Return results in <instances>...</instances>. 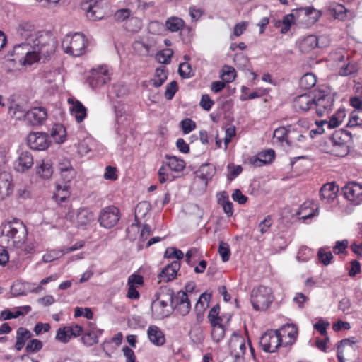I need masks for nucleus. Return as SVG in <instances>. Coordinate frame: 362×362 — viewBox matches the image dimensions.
<instances>
[{
  "mask_svg": "<svg viewBox=\"0 0 362 362\" xmlns=\"http://www.w3.org/2000/svg\"><path fill=\"white\" fill-rule=\"evenodd\" d=\"M17 34L25 42L15 45L13 54L24 64L31 65L40 59H47L54 52L53 38L47 33L36 32L32 24H20Z\"/></svg>",
  "mask_w": 362,
  "mask_h": 362,
  "instance_id": "1",
  "label": "nucleus"
},
{
  "mask_svg": "<svg viewBox=\"0 0 362 362\" xmlns=\"http://www.w3.org/2000/svg\"><path fill=\"white\" fill-rule=\"evenodd\" d=\"M28 230L23 222L13 218L1 225V240L7 247L17 251L19 255H29L35 252L36 243L28 240Z\"/></svg>",
  "mask_w": 362,
  "mask_h": 362,
  "instance_id": "2",
  "label": "nucleus"
},
{
  "mask_svg": "<svg viewBox=\"0 0 362 362\" xmlns=\"http://www.w3.org/2000/svg\"><path fill=\"white\" fill-rule=\"evenodd\" d=\"M151 309L155 319L161 320L170 316L173 310V291L169 288L161 289L152 302Z\"/></svg>",
  "mask_w": 362,
  "mask_h": 362,
  "instance_id": "3",
  "label": "nucleus"
},
{
  "mask_svg": "<svg viewBox=\"0 0 362 362\" xmlns=\"http://www.w3.org/2000/svg\"><path fill=\"white\" fill-rule=\"evenodd\" d=\"M165 158V160L163 161L158 172L159 182L162 184L173 181L175 176L172 173H181L186 165L184 160L176 156L166 155Z\"/></svg>",
  "mask_w": 362,
  "mask_h": 362,
  "instance_id": "4",
  "label": "nucleus"
},
{
  "mask_svg": "<svg viewBox=\"0 0 362 362\" xmlns=\"http://www.w3.org/2000/svg\"><path fill=\"white\" fill-rule=\"evenodd\" d=\"M62 47L66 54L80 57L86 52L87 40L85 36L79 33L66 35L62 40Z\"/></svg>",
  "mask_w": 362,
  "mask_h": 362,
  "instance_id": "5",
  "label": "nucleus"
},
{
  "mask_svg": "<svg viewBox=\"0 0 362 362\" xmlns=\"http://www.w3.org/2000/svg\"><path fill=\"white\" fill-rule=\"evenodd\" d=\"M274 300L272 289L267 286L255 287L250 294V301L255 310H266Z\"/></svg>",
  "mask_w": 362,
  "mask_h": 362,
  "instance_id": "6",
  "label": "nucleus"
},
{
  "mask_svg": "<svg viewBox=\"0 0 362 362\" xmlns=\"http://www.w3.org/2000/svg\"><path fill=\"white\" fill-rule=\"evenodd\" d=\"M333 96L325 90H318L313 94V108L319 117L329 113L334 105Z\"/></svg>",
  "mask_w": 362,
  "mask_h": 362,
  "instance_id": "7",
  "label": "nucleus"
},
{
  "mask_svg": "<svg viewBox=\"0 0 362 362\" xmlns=\"http://www.w3.org/2000/svg\"><path fill=\"white\" fill-rule=\"evenodd\" d=\"M259 345L265 352L273 353L281 345H284L283 339L276 330L266 331L259 339Z\"/></svg>",
  "mask_w": 362,
  "mask_h": 362,
  "instance_id": "8",
  "label": "nucleus"
},
{
  "mask_svg": "<svg viewBox=\"0 0 362 362\" xmlns=\"http://www.w3.org/2000/svg\"><path fill=\"white\" fill-rule=\"evenodd\" d=\"M120 218V212L117 207L108 206L104 207L99 214L98 222L105 228H112L117 225Z\"/></svg>",
  "mask_w": 362,
  "mask_h": 362,
  "instance_id": "9",
  "label": "nucleus"
},
{
  "mask_svg": "<svg viewBox=\"0 0 362 362\" xmlns=\"http://www.w3.org/2000/svg\"><path fill=\"white\" fill-rule=\"evenodd\" d=\"M66 219L73 222L78 228H85L94 220L93 213L88 208H80L76 212L69 211Z\"/></svg>",
  "mask_w": 362,
  "mask_h": 362,
  "instance_id": "10",
  "label": "nucleus"
},
{
  "mask_svg": "<svg viewBox=\"0 0 362 362\" xmlns=\"http://www.w3.org/2000/svg\"><path fill=\"white\" fill-rule=\"evenodd\" d=\"M110 80L109 70L106 66H100L96 69H93L87 81L89 86L93 88H97L106 84Z\"/></svg>",
  "mask_w": 362,
  "mask_h": 362,
  "instance_id": "11",
  "label": "nucleus"
},
{
  "mask_svg": "<svg viewBox=\"0 0 362 362\" xmlns=\"http://www.w3.org/2000/svg\"><path fill=\"white\" fill-rule=\"evenodd\" d=\"M325 143L328 145L326 151L336 156H344L349 152V146L341 137H325Z\"/></svg>",
  "mask_w": 362,
  "mask_h": 362,
  "instance_id": "12",
  "label": "nucleus"
},
{
  "mask_svg": "<svg viewBox=\"0 0 362 362\" xmlns=\"http://www.w3.org/2000/svg\"><path fill=\"white\" fill-rule=\"evenodd\" d=\"M173 310L182 316L187 315L191 310V303L187 293L180 291L173 294Z\"/></svg>",
  "mask_w": 362,
  "mask_h": 362,
  "instance_id": "13",
  "label": "nucleus"
},
{
  "mask_svg": "<svg viewBox=\"0 0 362 362\" xmlns=\"http://www.w3.org/2000/svg\"><path fill=\"white\" fill-rule=\"evenodd\" d=\"M342 190L345 198L354 205L362 203V185L351 182L344 186Z\"/></svg>",
  "mask_w": 362,
  "mask_h": 362,
  "instance_id": "14",
  "label": "nucleus"
},
{
  "mask_svg": "<svg viewBox=\"0 0 362 362\" xmlns=\"http://www.w3.org/2000/svg\"><path fill=\"white\" fill-rule=\"evenodd\" d=\"M339 186L335 182L324 184L320 190L321 201L326 204H333L337 201Z\"/></svg>",
  "mask_w": 362,
  "mask_h": 362,
  "instance_id": "15",
  "label": "nucleus"
},
{
  "mask_svg": "<svg viewBox=\"0 0 362 362\" xmlns=\"http://www.w3.org/2000/svg\"><path fill=\"white\" fill-rule=\"evenodd\" d=\"M229 349L230 350L231 355L235 358H240L243 356L246 351L245 342L243 337L233 333L229 341Z\"/></svg>",
  "mask_w": 362,
  "mask_h": 362,
  "instance_id": "16",
  "label": "nucleus"
},
{
  "mask_svg": "<svg viewBox=\"0 0 362 362\" xmlns=\"http://www.w3.org/2000/svg\"><path fill=\"white\" fill-rule=\"evenodd\" d=\"M180 268V263L178 261H173L165 267L158 275V282H169L173 280Z\"/></svg>",
  "mask_w": 362,
  "mask_h": 362,
  "instance_id": "17",
  "label": "nucleus"
},
{
  "mask_svg": "<svg viewBox=\"0 0 362 362\" xmlns=\"http://www.w3.org/2000/svg\"><path fill=\"white\" fill-rule=\"evenodd\" d=\"M34 163L33 156L28 151H22L16 161L14 168L16 171L24 173L32 168Z\"/></svg>",
  "mask_w": 362,
  "mask_h": 362,
  "instance_id": "18",
  "label": "nucleus"
},
{
  "mask_svg": "<svg viewBox=\"0 0 362 362\" xmlns=\"http://www.w3.org/2000/svg\"><path fill=\"white\" fill-rule=\"evenodd\" d=\"M275 158V152L272 149L262 151L258 154L250 158V163L255 167H261L271 163Z\"/></svg>",
  "mask_w": 362,
  "mask_h": 362,
  "instance_id": "19",
  "label": "nucleus"
},
{
  "mask_svg": "<svg viewBox=\"0 0 362 362\" xmlns=\"http://www.w3.org/2000/svg\"><path fill=\"white\" fill-rule=\"evenodd\" d=\"M298 214L299 216V218L304 221L318 216L319 209L317 204L311 201L305 202L300 205Z\"/></svg>",
  "mask_w": 362,
  "mask_h": 362,
  "instance_id": "20",
  "label": "nucleus"
},
{
  "mask_svg": "<svg viewBox=\"0 0 362 362\" xmlns=\"http://www.w3.org/2000/svg\"><path fill=\"white\" fill-rule=\"evenodd\" d=\"M28 105L23 102L12 101L8 105V113L16 119H26L28 112Z\"/></svg>",
  "mask_w": 362,
  "mask_h": 362,
  "instance_id": "21",
  "label": "nucleus"
},
{
  "mask_svg": "<svg viewBox=\"0 0 362 362\" xmlns=\"http://www.w3.org/2000/svg\"><path fill=\"white\" fill-rule=\"evenodd\" d=\"M25 120L33 125L41 124L47 119V111L44 107H37L28 110Z\"/></svg>",
  "mask_w": 362,
  "mask_h": 362,
  "instance_id": "22",
  "label": "nucleus"
},
{
  "mask_svg": "<svg viewBox=\"0 0 362 362\" xmlns=\"http://www.w3.org/2000/svg\"><path fill=\"white\" fill-rule=\"evenodd\" d=\"M11 175L6 171L0 172V199L9 196L13 191Z\"/></svg>",
  "mask_w": 362,
  "mask_h": 362,
  "instance_id": "23",
  "label": "nucleus"
},
{
  "mask_svg": "<svg viewBox=\"0 0 362 362\" xmlns=\"http://www.w3.org/2000/svg\"><path fill=\"white\" fill-rule=\"evenodd\" d=\"M276 332L279 334L282 339L286 337L289 338L288 341L285 342V346L287 344H293L298 336V328L293 324H286L280 329H276Z\"/></svg>",
  "mask_w": 362,
  "mask_h": 362,
  "instance_id": "24",
  "label": "nucleus"
},
{
  "mask_svg": "<svg viewBox=\"0 0 362 362\" xmlns=\"http://www.w3.org/2000/svg\"><path fill=\"white\" fill-rule=\"evenodd\" d=\"M293 106L297 110L308 111L313 108V95L302 94L297 96L293 101Z\"/></svg>",
  "mask_w": 362,
  "mask_h": 362,
  "instance_id": "25",
  "label": "nucleus"
},
{
  "mask_svg": "<svg viewBox=\"0 0 362 362\" xmlns=\"http://www.w3.org/2000/svg\"><path fill=\"white\" fill-rule=\"evenodd\" d=\"M356 341L351 339H344L338 342L337 344V358L339 362H345L344 354L346 352H352L354 349V345Z\"/></svg>",
  "mask_w": 362,
  "mask_h": 362,
  "instance_id": "26",
  "label": "nucleus"
},
{
  "mask_svg": "<svg viewBox=\"0 0 362 362\" xmlns=\"http://www.w3.org/2000/svg\"><path fill=\"white\" fill-rule=\"evenodd\" d=\"M83 9L86 11L87 17L92 21L103 18V13L95 0H90L84 3Z\"/></svg>",
  "mask_w": 362,
  "mask_h": 362,
  "instance_id": "27",
  "label": "nucleus"
},
{
  "mask_svg": "<svg viewBox=\"0 0 362 362\" xmlns=\"http://www.w3.org/2000/svg\"><path fill=\"white\" fill-rule=\"evenodd\" d=\"M147 334L149 341L156 346H162L165 341L163 332L156 325L148 327Z\"/></svg>",
  "mask_w": 362,
  "mask_h": 362,
  "instance_id": "28",
  "label": "nucleus"
},
{
  "mask_svg": "<svg viewBox=\"0 0 362 362\" xmlns=\"http://www.w3.org/2000/svg\"><path fill=\"white\" fill-rule=\"evenodd\" d=\"M69 103L71 104L70 112L76 118L77 122H81L86 117V108L79 101L74 99H69Z\"/></svg>",
  "mask_w": 362,
  "mask_h": 362,
  "instance_id": "29",
  "label": "nucleus"
},
{
  "mask_svg": "<svg viewBox=\"0 0 362 362\" xmlns=\"http://www.w3.org/2000/svg\"><path fill=\"white\" fill-rule=\"evenodd\" d=\"M51 137H27L28 146L36 151H44L51 144Z\"/></svg>",
  "mask_w": 362,
  "mask_h": 362,
  "instance_id": "30",
  "label": "nucleus"
},
{
  "mask_svg": "<svg viewBox=\"0 0 362 362\" xmlns=\"http://www.w3.org/2000/svg\"><path fill=\"white\" fill-rule=\"evenodd\" d=\"M52 163L49 160H42L36 167V173L44 180L49 179L53 175Z\"/></svg>",
  "mask_w": 362,
  "mask_h": 362,
  "instance_id": "31",
  "label": "nucleus"
},
{
  "mask_svg": "<svg viewBox=\"0 0 362 362\" xmlns=\"http://www.w3.org/2000/svg\"><path fill=\"white\" fill-rule=\"evenodd\" d=\"M197 176L202 180L205 185L212 179L216 173V168L213 164L205 163L200 166Z\"/></svg>",
  "mask_w": 362,
  "mask_h": 362,
  "instance_id": "32",
  "label": "nucleus"
},
{
  "mask_svg": "<svg viewBox=\"0 0 362 362\" xmlns=\"http://www.w3.org/2000/svg\"><path fill=\"white\" fill-rule=\"evenodd\" d=\"M31 337V333L29 330L24 327H19L16 332V341L15 348L17 351H21L27 339Z\"/></svg>",
  "mask_w": 362,
  "mask_h": 362,
  "instance_id": "33",
  "label": "nucleus"
},
{
  "mask_svg": "<svg viewBox=\"0 0 362 362\" xmlns=\"http://www.w3.org/2000/svg\"><path fill=\"white\" fill-rule=\"evenodd\" d=\"M318 39L314 35L305 37L300 42V47L303 52H308L317 46Z\"/></svg>",
  "mask_w": 362,
  "mask_h": 362,
  "instance_id": "34",
  "label": "nucleus"
},
{
  "mask_svg": "<svg viewBox=\"0 0 362 362\" xmlns=\"http://www.w3.org/2000/svg\"><path fill=\"white\" fill-rule=\"evenodd\" d=\"M168 78V72L165 67L158 68L156 69L154 78L151 81L152 85L158 88L161 86Z\"/></svg>",
  "mask_w": 362,
  "mask_h": 362,
  "instance_id": "35",
  "label": "nucleus"
},
{
  "mask_svg": "<svg viewBox=\"0 0 362 362\" xmlns=\"http://www.w3.org/2000/svg\"><path fill=\"white\" fill-rule=\"evenodd\" d=\"M167 28L171 32H177L185 27L184 21L178 17H170L166 22Z\"/></svg>",
  "mask_w": 362,
  "mask_h": 362,
  "instance_id": "36",
  "label": "nucleus"
},
{
  "mask_svg": "<svg viewBox=\"0 0 362 362\" xmlns=\"http://www.w3.org/2000/svg\"><path fill=\"white\" fill-rule=\"evenodd\" d=\"M328 8L335 18L344 19L346 17V8L344 5L333 2L329 4Z\"/></svg>",
  "mask_w": 362,
  "mask_h": 362,
  "instance_id": "37",
  "label": "nucleus"
},
{
  "mask_svg": "<svg viewBox=\"0 0 362 362\" xmlns=\"http://www.w3.org/2000/svg\"><path fill=\"white\" fill-rule=\"evenodd\" d=\"M317 82L316 77L312 73L304 74L299 81V85L301 88L310 89L313 87Z\"/></svg>",
  "mask_w": 362,
  "mask_h": 362,
  "instance_id": "38",
  "label": "nucleus"
},
{
  "mask_svg": "<svg viewBox=\"0 0 362 362\" xmlns=\"http://www.w3.org/2000/svg\"><path fill=\"white\" fill-rule=\"evenodd\" d=\"M212 327L211 338L214 341L218 343L225 336V329L221 323L211 325Z\"/></svg>",
  "mask_w": 362,
  "mask_h": 362,
  "instance_id": "39",
  "label": "nucleus"
},
{
  "mask_svg": "<svg viewBox=\"0 0 362 362\" xmlns=\"http://www.w3.org/2000/svg\"><path fill=\"white\" fill-rule=\"evenodd\" d=\"M189 337L192 341L196 344H201L204 340V335L201 327H194L189 332Z\"/></svg>",
  "mask_w": 362,
  "mask_h": 362,
  "instance_id": "40",
  "label": "nucleus"
},
{
  "mask_svg": "<svg viewBox=\"0 0 362 362\" xmlns=\"http://www.w3.org/2000/svg\"><path fill=\"white\" fill-rule=\"evenodd\" d=\"M64 255H65V253H64V249L51 250L43 255L42 260L45 263L51 262L55 259H59Z\"/></svg>",
  "mask_w": 362,
  "mask_h": 362,
  "instance_id": "41",
  "label": "nucleus"
},
{
  "mask_svg": "<svg viewBox=\"0 0 362 362\" xmlns=\"http://www.w3.org/2000/svg\"><path fill=\"white\" fill-rule=\"evenodd\" d=\"M317 257L318 259L325 266L329 265L334 258L332 252L323 247L318 250Z\"/></svg>",
  "mask_w": 362,
  "mask_h": 362,
  "instance_id": "42",
  "label": "nucleus"
},
{
  "mask_svg": "<svg viewBox=\"0 0 362 362\" xmlns=\"http://www.w3.org/2000/svg\"><path fill=\"white\" fill-rule=\"evenodd\" d=\"M56 339L60 342L66 344L71 339V334L69 332V326L60 327L57 331Z\"/></svg>",
  "mask_w": 362,
  "mask_h": 362,
  "instance_id": "43",
  "label": "nucleus"
},
{
  "mask_svg": "<svg viewBox=\"0 0 362 362\" xmlns=\"http://www.w3.org/2000/svg\"><path fill=\"white\" fill-rule=\"evenodd\" d=\"M313 256V252L307 246H301L298 252L296 259L299 262H307Z\"/></svg>",
  "mask_w": 362,
  "mask_h": 362,
  "instance_id": "44",
  "label": "nucleus"
},
{
  "mask_svg": "<svg viewBox=\"0 0 362 362\" xmlns=\"http://www.w3.org/2000/svg\"><path fill=\"white\" fill-rule=\"evenodd\" d=\"M173 54L171 49H164L156 54V58L159 63L168 64L170 62Z\"/></svg>",
  "mask_w": 362,
  "mask_h": 362,
  "instance_id": "45",
  "label": "nucleus"
},
{
  "mask_svg": "<svg viewBox=\"0 0 362 362\" xmlns=\"http://www.w3.org/2000/svg\"><path fill=\"white\" fill-rule=\"evenodd\" d=\"M220 306L218 304L214 305L209 311L208 315L209 320L211 325L222 323V318L219 316Z\"/></svg>",
  "mask_w": 362,
  "mask_h": 362,
  "instance_id": "46",
  "label": "nucleus"
},
{
  "mask_svg": "<svg viewBox=\"0 0 362 362\" xmlns=\"http://www.w3.org/2000/svg\"><path fill=\"white\" fill-rule=\"evenodd\" d=\"M276 141L274 143L277 146L283 148L285 151H290L293 146V141L289 139V137H275Z\"/></svg>",
  "mask_w": 362,
  "mask_h": 362,
  "instance_id": "47",
  "label": "nucleus"
},
{
  "mask_svg": "<svg viewBox=\"0 0 362 362\" xmlns=\"http://www.w3.org/2000/svg\"><path fill=\"white\" fill-rule=\"evenodd\" d=\"M349 246V240L346 239L337 240L333 247V252L335 255H346Z\"/></svg>",
  "mask_w": 362,
  "mask_h": 362,
  "instance_id": "48",
  "label": "nucleus"
},
{
  "mask_svg": "<svg viewBox=\"0 0 362 362\" xmlns=\"http://www.w3.org/2000/svg\"><path fill=\"white\" fill-rule=\"evenodd\" d=\"M164 257L166 259H176V261L179 262L184 257V253L175 247H168L165 252Z\"/></svg>",
  "mask_w": 362,
  "mask_h": 362,
  "instance_id": "49",
  "label": "nucleus"
},
{
  "mask_svg": "<svg viewBox=\"0 0 362 362\" xmlns=\"http://www.w3.org/2000/svg\"><path fill=\"white\" fill-rule=\"evenodd\" d=\"M151 204L148 202H139L136 208H135V216L136 218L141 216L142 217L145 216L151 210Z\"/></svg>",
  "mask_w": 362,
  "mask_h": 362,
  "instance_id": "50",
  "label": "nucleus"
},
{
  "mask_svg": "<svg viewBox=\"0 0 362 362\" xmlns=\"http://www.w3.org/2000/svg\"><path fill=\"white\" fill-rule=\"evenodd\" d=\"M42 348V343L39 339H31L30 340L26 346H25V351L28 354H34L40 350H41Z\"/></svg>",
  "mask_w": 362,
  "mask_h": 362,
  "instance_id": "51",
  "label": "nucleus"
},
{
  "mask_svg": "<svg viewBox=\"0 0 362 362\" xmlns=\"http://www.w3.org/2000/svg\"><path fill=\"white\" fill-rule=\"evenodd\" d=\"M222 72L223 73L221 77L222 80L226 83L233 81L235 78V71L230 66H224L223 67Z\"/></svg>",
  "mask_w": 362,
  "mask_h": 362,
  "instance_id": "52",
  "label": "nucleus"
},
{
  "mask_svg": "<svg viewBox=\"0 0 362 362\" xmlns=\"http://www.w3.org/2000/svg\"><path fill=\"white\" fill-rule=\"evenodd\" d=\"M218 253L223 262L228 261L231 254L229 245L221 241L218 246Z\"/></svg>",
  "mask_w": 362,
  "mask_h": 362,
  "instance_id": "53",
  "label": "nucleus"
},
{
  "mask_svg": "<svg viewBox=\"0 0 362 362\" xmlns=\"http://www.w3.org/2000/svg\"><path fill=\"white\" fill-rule=\"evenodd\" d=\"M69 185H64L63 186L57 185L56 187L57 192L54 197L57 199H59L61 202H64L69 195Z\"/></svg>",
  "mask_w": 362,
  "mask_h": 362,
  "instance_id": "54",
  "label": "nucleus"
},
{
  "mask_svg": "<svg viewBox=\"0 0 362 362\" xmlns=\"http://www.w3.org/2000/svg\"><path fill=\"white\" fill-rule=\"evenodd\" d=\"M127 29L130 32L138 31L141 26V21L136 17H129L125 23Z\"/></svg>",
  "mask_w": 362,
  "mask_h": 362,
  "instance_id": "55",
  "label": "nucleus"
},
{
  "mask_svg": "<svg viewBox=\"0 0 362 362\" xmlns=\"http://www.w3.org/2000/svg\"><path fill=\"white\" fill-rule=\"evenodd\" d=\"M130 119H127L126 116L119 115L117 116V123L119 125L117 127L118 134H126L127 126L129 124Z\"/></svg>",
  "mask_w": 362,
  "mask_h": 362,
  "instance_id": "56",
  "label": "nucleus"
},
{
  "mask_svg": "<svg viewBox=\"0 0 362 362\" xmlns=\"http://www.w3.org/2000/svg\"><path fill=\"white\" fill-rule=\"evenodd\" d=\"M81 340L83 343L88 346H93L98 342V336L93 331H90L84 334L82 336Z\"/></svg>",
  "mask_w": 362,
  "mask_h": 362,
  "instance_id": "57",
  "label": "nucleus"
},
{
  "mask_svg": "<svg viewBox=\"0 0 362 362\" xmlns=\"http://www.w3.org/2000/svg\"><path fill=\"white\" fill-rule=\"evenodd\" d=\"M330 325L329 322L325 321L322 318H320L318 321L313 325V328L319 332L323 336H327V329Z\"/></svg>",
  "mask_w": 362,
  "mask_h": 362,
  "instance_id": "58",
  "label": "nucleus"
},
{
  "mask_svg": "<svg viewBox=\"0 0 362 362\" xmlns=\"http://www.w3.org/2000/svg\"><path fill=\"white\" fill-rule=\"evenodd\" d=\"M299 133L297 128L288 125L287 127H280L276 129L273 133V136H287L288 134Z\"/></svg>",
  "mask_w": 362,
  "mask_h": 362,
  "instance_id": "59",
  "label": "nucleus"
},
{
  "mask_svg": "<svg viewBox=\"0 0 362 362\" xmlns=\"http://www.w3.org/2000/svg\"><path fill=\"white\" fill-rule=\"evenodd\" d=\"M357 70L358 67L356 64L353 62H349L346 65L341 67L339 74L340 76H346L356 72Z\"/></svg>",
  "mask_w": 362,
  "mask_h": 362,
  "instance_id": "60",
  "label": "nucleus"
},
{
  "mask_svg": "<svg viewBox=\"0 0 362 362\" xmlns=\"http://www.w3.org/2000/svg\"><path fill=\"white\" fill-rule=\"evenodd\" d=\"M131 15V10L129 8H122L117 10L114 14V18L116 21L122 22L128 20Z\"/></svg>",
  "mask_w": 362,
  "mask_h": 362,
  "instance_id": "61",
  "label": "nucleus"
},
{
  "mask_svg": "<svg viewBox=\"0 0 362 362\" xmlns=\"http://www.w3.org/2000/svg\"><path fill=\"white\" fill-rule=\"evenodd\" d=\"M181 77L188 78L192 76V68L189 64L187 62L181 63L178 69Z\"/></svg>",
  "mask_w": 362,
  "mask_h": 362,
  "instance_id": "62",
  "label": "nucleus"
},
{
  "mask_svg": "<svg viewBox=\"0 0 362 362\" xmlns=\"http://www.w3.org/2000/svg\"><path fill=\"white\" fill-rule=\"evenodd\" d=\"M362 124V110H357L356 112H353L351 117L348 123V126L350 127L359 126Z\"/></svg>",
  "mask_w": 362,
  "mask_h": 362,
  "instance_id": "63",
  "label": "nucleus"
},
{
  "mask_svg": "<svg viewBox=\"0 0 362 362\" xmlns=\"http://www.w3.org/2000/svg\"><path fill=\"white\" fill-rule=\"evenodd\" d=\"M58 169L59 172H66L69 170H74L71 165V160L66 157H62L59 159Z\"/></svg>",
  "mask_w": 362,
  "mask_h": 362,
  "instance_id": "64",
  "label": "nucleus"
}]
</instances>
